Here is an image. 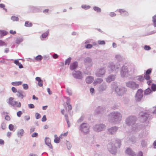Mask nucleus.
I'll use <instances>...</instances> for the list:
<instances>
[{
  "instance_id": "obj_1",
  "label": "nucleus",
  "mask_w": 156,
  "mask_h": 156,
  "mask_svg": "<svg viewBox=\"0 0 156 156\" xmlns=\"http://www.w3.org/2000/svg\"><path fill=\"white\" fill-rule=\"evenodd\" d=\"M122 118V114L118 111L112 112L108 115L109 122L114 123H119L121 121Z\"/></svg>"
},
{
  "instance_id": "obj_2",
  "label": "nucleus",
  "mask_w": 156,
  "mask_h": 156,
  "mask_svg": "<svg viewBox=\"0 0 156 156\" xmlns=\"http://www.w3.org/2000/svg\"><path fill=\"white\" fill-rule=\"evenodd\" d=\"M120 64L119 62L114 63L111 62L108 64V67L112 72H114L115 73H117L120 67Z\"/></svg>"
},
{
  "instance_id": "obj_3",
  "label": "nucleus",
  "mask_w": 156,
  "mask_h": 156,
  "mask_svg": "<svg viewBox=\"0 0 156 156\" xmlns=\"http://www.w3.org/2000/svg\"><path fill=\"white\" fill-rule=\"evenodd\" d=\"M79 130L84 134H87L90 132V126L87 123L83 122L80 126Z\"/></svg>"
},
{
  "instance_id": "obj_4",
  "label": "nucleus",
  "mask_w": 156,
  "mask_h": 156,
  "mask_svg": "<svg viewBox=\"0 0 156 156\" xmlns=\"http://www.w3.org/2000/svg\"><path fill=\"white\" fill-rule=\"evenodd\" d=\"M106 128V126L103 124H98L94 126L92 129L93 130L97 132H99L104 130Z\"/></svg>"
},
{
  "instance_id": "obj_5",
  "label": "nucleus",
  "mask_w": 156,
  "mask_h": 156,
  "mask_svg": "<svg viewBox=\"0 0 156 156\" xmlns=\"http://www.w3.org/2000/svg\"><path fill=\"white\" fill-rule=\"evenodd\" d=\"M73 77L77 79L82 80L84 77V74L79 70L74 71L72 73Z\"/></svg>"
},
{
  "instance_id": "obj_6",
  "label": "nucleus",
  "mask_w": 156,
  "mask_h": 156,
  "mask_svg": "<svg viewBox=\"0 0 156 156\" xmlns=\"http://www.w3.org/2000/svg\"><path fill=\"white\" fill-rule=\"evenodd\" d=\"M107 148L110 153L112 154H115L117 152V147L115 145L112 143H110L107 145Z\"/></svg>"
},
{
  "instance_id": "obj_7",
  "label": "nucleus",
  "mask_w": 156,
  "mask_h": 156,
  "mask_svg": "<svg viewBox=\"0 0 156 156\" xmlns=\"http://www.w3.org/2000/svg\"><path fill=\"white\" fill-rule=\"evenodd\" d=\"M106 69L104 67H101L98 69L96 71L95 75L98 77H102L105 74Z\"/></svg>"
},
{
  "instance_id": "obj_8",
  "label": "nucleus",
  "mask_w": 156,
  "mask_h": 156,
  "mask_svg": "<svg viewBox=\"0 0 156 156\" xmlns=\"http://www.w3.org/2000/svg\"><path fill=\"white\" fill-rule=\"evenodd\" d=\"M136 118L135 116H130L127 118L126 120V124L128 126L132 125L135 124Z\"/></svg>"
},
{
  "instance_id": "obj_9",
  "label": "nucleus",
  "mask_w": 156,
  "mask_h": 156,
  "mask_svg": "<svg viewBox=\"0 0 156 156\" xmlns=\"http://www.w3.org/2000/svg\"><path fill=\"white\" fill-rule=\"evenodd\" d=\"M126 86L132 89H135L139 87V84L133 81H129L126 83Z\"/></svg>"
},
{
  "instance_id": "obj_10",
  "label": "nucleus",
  "mask_w": 156,
  "mask_h": 156,
  "mask_svg": "<svg viewBox=\"0 0 156 156\" xmlns=\"http://www.w3.org/2000/svg\"><path fill=\"white\" fill-rule=\"evenodd\" d=\"M151 114V112H140V115L141 116V121L144 122L147 120L149 115Z\"/></svg>"
},
{
  "instance_id": "obj_11",
  "label": "nucleus",
  "mask_w": 156,
  "mask_h": 156,
  "mask_svg": "<svg viewBox=\"0 0 156 156\" xmlns=\"http://www.w3.org/2000/svg\"><path fill=\"white\" fill-rule=\"evenodd\" d=\"M129 73L128 67L125 66H123L121 69L120 73L122 77H124L127 76Z\"/></svg>"
},
{
  "instance_id": "obj_12",
  "label": "nucleus",
  "mask_w": 156,
  "mask_h": 156,
  "mask_svg": "<svg viewBox=\"0 0 156 156\" xmlns=\"http://www.w3.org/2000/svg\"><path fill=\"white\" fill-rule=\"evenodd\" d=\"M115 91L119 96L123 95L126 91V89L124 87H117L115 88Z\"/></svg>"
},
{
  "instance_id": "obj_13",
  "label": "nucleus",
  "mask_w": 156,
  "mask_h": 156,
  "mask_svg": "<svg viewBox=\"0 0 156 156\" xmlns=\"http://www.w3.org/2000/svg\"><path fill=\"white\" fill-rule=\"evenodd\" d=\"M143 90L142 89H139L136 93L135 96V100L137 101H140L143 97Z\"/></svg>"
},
{
  "instance_id": "obj_14",
  "label": "nucleus",
  "mask_w": 156,
  "mask_h": 156,
  "mask_svg": "<svg viewBox=\"0 0 156 156\" xmlns=\"http://www.w3.org/2000/svg\"><path fill=\"white\" fill-rule=\"evenodd\" d=\"M107 85L105 83H103L99 85L98 88V90L100 93H103L105 91L107 88Z\"/></svg>"
},
{
  "instance_id": "obj_15",
  "label": "nucleus",
  "mask_w": 156,
  "mask_h": 156,
  "mask_svg": "<svg viewBox=\"0 0 156 156\" xmlns=\"http://www.w3.org/2000/svg\"><path fill=\"white\" fill-rule=\"evenodd\" d=\"M118 129V127L116 126L112 127L107 129V133L111 135L115 134Z\"/></svg>"
},
{
  "instance_id": "obj_16",
  "label": "nucleus",
  "mask_w": 156,
  "mask_h": 156,
  "mask_svg": "<svg viewBox=\"0 0 156 156\" xmlns=\"http://www.w3.org/2000/svg\"><path fill=\"white\" fill-rule=\"evenodd\" d=\"M115 75L111 74L109 75L108 77L105 78L106 82L108 83L114 81L116 78Z\"/></svg>"
},
{
  "instance_id": "obj_17",
  "label": "nucleus",
  "mask_w": 156,
  "mask_h": 156,
  "mask_svg": "<svg viewBox=\"0 0 156 156\" xmlns=\"http://www.w3.org/2000/svg\"><path fill=\"white\" fill-rule=\"evenodd\" d=\"M91 58L89 57L85 58L84 60V63L85 65L88 66H92V61Z\"/></svg>"
},
{
  "instance_id": "obj_18",
  "label": "nucleus",
  "mask_w": 156,
  "mask_h": 156,
  "mask_svg": "<svg viewBox=\"0 0 156 156\" xmlns=\"http://www.w3.org/2000/svg\"><path fill=\"white\" fill-rule=\"evenodd\" d=\"M16 95L17 97L21 99H23L24 97L26 96L24 92L21 90H19L17 93Z\"/></svg>"
},
{
  "instance_id": "obj_19",
  "label": "nucleus",
  "mask_w": 156,
  "mask_h": 156,
  "mask_svg": "<svg viewBox=\"0 0 156 156\" xmlns=\"http://www.w3.org/2000/svg\"><path fill=\"white\" fill-rule=\"evenodd\" d=\"M30 10L31 12H38L41 11V7L39 6H30Z\"/></svg>"
},
{
  "instance_id": "obj_20",
  "label": "nucleus",
  "mask_w": 156,
  "mask_h": 156,
  "mask_svg": "<svg viewBox=\"0 0 156 156\" xmlns=\"http://www.w3.org/2000/svg\"><path fill=\"white\" fill-rule=\"evenodd\" d=\"M78 66V63L76 61L74 62L71 63L69 68L71 70L76 69Z\"/></svg>"
},
{
  "instance_id": "obj_21",
  "label": "nucleus",
  "mask_w": 156,
  "mask_h": 156,
  "mask_svg": "<svg viewBox=\"0 0 156 156\" xmlns=\"http://www.w3.org/2000/svg\"><path fill=\"white\" fill-rule=\"evenodd\" d=\"M8 103L10 105L14 106L17 103V102L14 101V98L12 97H10L7 101Z\"/></svg>"
},
{
  "instance_id": "obj_22",
  "label": "nucleus",
  "mask_w": 156,
  "mask_h": 156,
  "mask_svg": "<svg viewBox=\"0 0 156 156\" xmlns=\"http://www.w3.org/2000/svg\"><path fill=\"white\" fill-rule=\"evenodd\" d=\"M144 79L147 80V83L148 85H149L152 83V80L151 79L149 75L145 74L144 76Z\"/></svg>"
},
{
  "instance_id": "obj_23",
  "label": "nucleus",
  "mask_w": 156,
  "mask_h": 156,
  "mask_svg": "<svg viewBox=\"0 0 156 156\" xmlns=\"http://www.w3.org/2000/svg\"><path fill=\"white\" fill-rule=\"evenodd\" d=\"M45 143L50 148L52 149V146L51 144V140L48 137H46L45 139Z\"/></svg>"
},
{
  "instance_id": "obj_24",
  "label": "nucleus",
  "mask_w": 156,
  "mask_h": 156,
  "mask_svg": "<svg viewBox=\"0 0 156 156\" xmlns=\"http://www.w3.org/2000/svg\"><path fill=\"white\" fill-rule=\"evenodd\" d=\"M103 81V79L101 78H97L95 79L94 82L93 84L94 85L100 84Z\"/></svg>"
},
{
  "instance_id": "obj_25",
  "label": "nucleus",
  "mask_w": 156,
  "mask_h": 156,
  "mask_svg": "<svg viewBox=\"0 0 156 156\" xmlns=\"http://www.w3.org/2000/svg\"><path fill=\"white\" fill-rule=\"evenodd\" d=\"M94 80V77L92 76H87L86 79V81L87 83L90 84L92 83Z\"/></svg>"
},
{
  "instance_id": "obj_26",
  "label": "nucleus",
  "mask_w": 156,
  "mask_h": 156,
  "mask_svg": "<svg viewBox=\"0 0 156 156\" xmlns=\"http://www.w3.org/2000/svg\"><path fill=\"white\" fill-rule=\"evenodd\" d=\"M23 38L22 37H17L16 38L15 43L16 44H19L23 41Z\"/></svg>"
},
{
  "instance_id": "obj_27",
  "label": "nucleus",
  "mask_w": 156,
  "mask_h": 156,
  "mask_svg": "<svg viewBox=\"0 0 156 156\" xmlns=\"http://www.w3.org/2000/svg\"><path fill=\"white\" fill-rule=\"evenodd\" d=\"M24 133V130L23 129H19L17 132V135L19 137L21 138L23 135Z\"/></svg>"
},
{
  "instance_id": "obj_28",
  "label": "nucleus",
  "mask_w": 156,
  "mask_h": 156,
  "mask_svg": "<svg viewBox=\"0 0 156 156\" xmlns=\"http://www.w3.org/2000/svg\"><path fill=\"white\" fill-rule=\"evenodd\" d=\"M126 152L129 155L134 156L135 155L134 152L129 148H127L126 149Z\"/></svg>"
},
{
  "instance_id": "obj_29",
  "label": "nucleus",
  "mask_w": 156,
  "mask_h": 156,
  "mask_svg": "<svg viewBox=\"0 0 156 156\" xmlns=\"http://www.w3.org/2000/svg\"><path fill=\"white\" fill-rule=\"evenodd\" d=\"M115 58L117 61L121 62L123 60V58L120 55L118 54L115 55Z\"/></svg>"
},
{
  "instance_id": "obj_30",
  "label": "nucleus",
  "mask_w": 156,
  "mask_h": 156,
  "mask_svg": "<svg viewBox=\"0 0 156 156\" xmlns=\"http://www.w3.org/2000/svg\"><path fill=\"white\" fill-rule=\"evenodd\" d=\"M152 92V90L150 88H148L144 91V94L145 95H148L151 93Z\"/></svg>"
},
{
  "instance_id": "obj_31",
  "label": "nucleus",
  "mask_w": 156,
  "mask_h": 156,
  "mask_svg": "<svg viewBox=\"0 0 156 156\" xmlns=\"http://www.w3.org/2000/svg\"><path fill=\"white\" fill-rule=\"evenodd\" d=\"M49 33V30H48L47 31L43 33L42 35H41V37L43 38H46L48 35V34Z\"/></svg>"
},
{
  "instance_id": "obj_32",
  "label": "nucleus",
  "mask_w": 156,
  "mask_h": 156,
  "mask_svg": "<svg viewBox=\"0 0 156 156\" xmlns=\"http://www.w3.org/2000/svg\"><path fill=\"white\" fill-rule=\"evenodd\" d=\"M22 83V82L21 81H16L12 82L11 84L13 86H17L21 85Z\"/></svg>"
},
{
  "instance_id": "obj_33",
  "label": "nucleus",
  "mask_w": 156,
  "mask_h": 156,
  "mask_svg": "<svg viewBox=\"0 0 156 156\" xmlns=\"http://www.w3.org/2000/svg\"><path fill=\"white\" fill-rule=\"evenodd\" d=\"M94 10L97 12H101V9L98 6H94L93 8Z\"/></svg>"
},
{
  "instance_id": "obj_34",
  "label": "nucleus",
  "mask_w": 156,
  "mask_h": 156,
  "mask_svg": "<svg viewBox=\"0 0 156 156\" xmlns=\"http://www.w3.org/2000/svg\"><path fill=\"white\" fill-rule=\"evenodd\" d=\"M81 7L82 9H83L85 10H87L90 8V6L86 5H82Z\"/></svg>"
},
{
  "instance_id": "obj_35",
  "label": "nucleus",
  "mask_w": 156,
  "mask_h": 156,
  "mask_svg": "<svg viewBox=\"0 0 156 156\" xmlns=\"http://www.w3.org/2000/svg\"><path fill=\"white\" fill-rule=\"evenodd\" d=\"M72 58L71 57L67 59L65 61V65L67 64L69 65L70 62L71 61Z\"/></svg>"
},
{
  "instance_id": "obj_36",
  "label": "nucleus",
  "mask_w": 156,
  "mask_h": 156,
  "mask_svg": "<svg viewBox=\"0 0 156 156\" xmlns=\"http://www.w3.org/2000/svg\"><path fill=\"white\" fill-rule=\"evenodd\" d=\"M152 21L153 23L154 26L156 27V15L153 17Z\"/></svg>"
},
{
  "instance_id": "obj_37",
  "label": "nucleus",
  "mask_w": 156,
  "mask_h": 156,
  "mask_svg": "<svg viewBox=\"0 0 156 156\" xmlns=\"http://www.w3.org/2000/svg\"><path fill=\"white\" fill-rule=\"evenodd\" d=\"M32 24L31 23H30L29 21H26L25 22V26L27 27H30L32 26Z\"/></svg>"
},
{
  "instance_id": "obj_38",
  "label": "nucleus",
  "mask_w": 156,
  "mask_h": 156,
  "mask_svg": "<svg viewBox=\"0 0 156 156\" xmlns=\"http://www.w3.org/2000/svg\"><path fill=\"white\" fill-rule=\"evenodd\" d=\"M7 32L5 30H0V34L1 36H4L6 35L7 34Z\"/></svg>"
},
{
  "instance_id": "obj_39",
  "label": "nucleus",
  "mask_w": 156,
  "mask_h": 156,
  "mask_svg": "<svg viewBox=\"0 0 156 156\" xmlns=\"http://www.w3.org/2000/svg\"><path fill=\"white\" fill-rule=\"evenodd\" d=\"M11 19L13 21H18L19 18L17 16H12L11 17Z\"/></svg>"
},
{
  "instance_id": "obj_40",
  "label": "nucleus",
  "mask_w": 156,
  "mask_h": 156,
  "mask_svg": "<svg viewBox=\"0 0 156 156\" xmlns=\"http://www.w3.org/2000/svg\"><path fill=\"white\" fill-rule=\"evenodd\" d=\"M42 57L41 55H39L37 56L35 58V59L37 61H40L42 59Z\"/></svg>"
},
{
  "instance_id": "obj_41",
  "label": "nucleus",
  "mask_w": 156,
  "mask_h": 156,
  "mask_svg": "<svg viewBox=\"0 0 156 156\" xmlns=\"http://www.w3.org/2000/svg\"><path fill=\"white\" fill-rule=\"evenodd\" d=\"M138 77L137 80L140 81H143L144 80V76H139Z\"/></svg>"
},
{
  "instance_id": "obj_42",
  "label": "nucleus",
  "mask_w": 156,
  "mask_h": 156,
  "mask_svg": "<svg viewBox=\"0 0 156 156\" xmlns=\"http://www.w3.org/2000/svg\"><path fill=\"white\" fill-rule=\"evenodd\" d=\"M141 145L143 147H144L147 146V142L145 140H142L141 141Z\"/></svg>"
},
{
  "instance_id": "obj_43",
  "label": "nucleus",
  "mask_w": 156,
  "mask_h": 156,
  "mask_svg": "<svg viewBox=\"0 0 156 156\" xmlns=\"http://www.w3.org/2000/svg\"><path fill=\"white\" fill-rule=\"evenodd\" d=\"M151 89L152 91H155L156 90V84H152L151 86Z\"/></svg>"
},
{
  "instance_id": "obj_44",
  "label": "nucleus",
  "mask_w": 156,
  "mask_h": 156,
  "mask_svg": "<svg viewBox=\"0 0 156 156\" xmlns=\"http://www.w3.org/2000/svg\"><path fill=\"white\" fill-rule=\"evenodd\" d=\"M117 11H118L119 12H120L121 15L124 13L126 10L124 9H118Z\"/></svg>"
},
{
  "instance_id": "obj_45",
  "label": "nucleus",
  "mask_w": 156,
  "mask_h": 156,
  "mask_svg": "<svg viewBox=\"0 0 156 156\" xmlns=\"http://www.w3.org/2000/svg\"><path fill=\"white\" fill-rule=\"evenodd\" d=\"M60 138H62L60 136H59V137L55 139L54 140V142L56 143H58L60 141Z\"/></svg>"
},
{
  "instance_id": "obj_46",
  "label": "nucleus",
  "mask_w": 156,
  "mask_h": 156,
  "mask_svg": "<svg viewBox=\"0 0 156 156\" xmlns=\"http://www.w3.org/2000/svg\"><path fill=\"white\" fill-rule=\"evenodd\" d=\"M92 46L93 45L92 44H88L85 46V47L86 48L90 49L92 48Z\"/></svg>"
},
{
  "instance_id": "obj_47",
  "label": "nucleus",
  "mask_w": 156,
  "mask_h": 156,
  "mask_svg": "<svg viewBox=\"0 0 156 156\" xmlns=\"http://www.w3.org/2000/svg\"><path fill=\"white\" fill-rule=\"evenodd\" d=\"M98 43L99 44L104 45L105 44V42L104 41L98 40Z\"/></svg>"
},
{
  "instance_id": "obj_48",
  "label": "nucleus",
  "mask_w": 156,
  "mask_h": 156,
  "mask_svg": "<svg viewBox=\"0 0 156 156\" xmlns=\"http://www.w3.org/2000/svg\"><path fill=\"white\" fill-rule=\"evenodd\" d=\"M116 143L118 144V146L119 147H120L121 145V142L120 140H116Z\"/></svg>"
},
{
  "instance_id": "obj_49",
  "label": "nucleus",
  "mask_w": 156,
  "mask_h": 156,
  "mask_svg": "<svg viewBox=\"0 0 156 156\" xmlns=\"http://www.w3.org/2000/svg\"><path fill=\"white\" fill-rule=\"evenodd\" d=\"M35 116L36 119H40L41 117L40 114L38 113H35Z\"/></svg>"
},
{
  "instance_id": "obj_50",
  "label": "nucleus",
  "mask_w": 156,
  "mask_h": 156,
  "mask_svg": "<svg viewBox=\"0 0 156 156\" xmlns=\"http://www.w3.org/2000/svg\"><path fill=\"white\" fill-rule=\"evenodd\" d=\"M9 128L10 130L14 131V130H13L14 126L12 124H10L9 125Z\"/></svg>"
},
{
  "instance_id": "obj_51",
  "label": "nucleus",
  "mask_w": 156,
  "mask_h": 156,
  "mask_svg": "<svg viewBox=\"0 0 156 156\" xmlns=\"http://www.w3.org/2000/svg\"><path fill=\"white\" fill-rule=\"evenodd\" d=\"M151 69H148L147 70L146 73H145V74L149 75L151 73Z\"/></svg>"
},
{
  "instance_id": "obj_52",
  "label": "nucleus",
  "mask_w": 156,
  "mask_h": 156,
  "mask_svg": "<svg viewBox=\"0 0 156 156\" xmlns=\"http://www.w3.org/2000/svg\"><path fill=\"white\" fill-rule=\"evenodd\" d=\"M6 46V44L4 41L2 40H0V46Z\"/></svg>"
},
{
  "instance_id": "obj_53",
  "label": "nucleus",
  "mask_w": 156,
  "mask_h": 156,
  "mask_svg": "<svg viewBox=\"0 0 156 156\" xmlns=\"http://www.w3.org/2000/svg\"><path fill=\"white\" fill-rule=\"evenodd\" d=\"M23 88L25 90H27L28 88V85L27 84H23Z\"/></svg>"
},
{
  "instance_id": "obj_54",
  "label": "nucleus",
  "mask_w": 156,
  "mask_h": 156,
  "mask_svg": "<svg viewBox=\"0 0 156 156\" xmlns=\"http://www.w3.org/2000/svg\"><path fill=\"white\" fill-rule=\"evenodd\" d=\"M22 114L23 112L21 111H19L17 113V115L18 117H20Z\"/></svg>"
},
{
  "instance_id": "obj_55",
  "label": "nucleus",
  "mask_w": 156,
  "mask_h": 156,
  "mask_svg": "<svg viewBox=\"0 0 156 156\" xmlns=\"http://www.w3.org/2000/svg\"><path fill=\"white\" fill-rule=\"evenodd\" d=\"M28 108H34V105L32 104H30L28 105Z\"/></svg>"
},
{
  "instance_id": "obj_56",
  "label": "nucleus",
  "mask_w": 156,
  "mask_h": 156,
  "mask_svg": "<svg viewBox=\"0 0 156 156\" xmlns=\"http://www.w3.org/2000/svg\"><path fill=\"white\" fill-rule=\"evenodd\" d=\"M109 15L111 17H114L116 16V14L114 12H111L109 13Z\"/></svg>"
},
{
  "instance_id": "obj_57",
  "label": "nucleus",
  "mask_w": 156,
  "mask_h": 156,
  "mask_svg": "<svg viewBox=\"0 0 156 156\" xmlns=\"http://www.w3.org/2000/svg\"><path fill=\"white\" fill-rule=\"evenodd\" d=\"M38 134L37 133H34L32 134L31 136L32 137H37L38 136Z\"/></svg>"
},
{
  "instance_id": "obj_58",
  "label": "nucleus",
  "mask_w": 156,
  "mask_h": 156,
  "mask_svg": "<svg viewBox=\"0 0 156 156\" xmlns=\"http://www.w3.org/2000/svg\"><path fill=\"white\" fill-rule=\"evenodd\" d=\"M144 49L146 50H149L151 49V48L148 46L145 45Z\"/></svg>"
},
{
  "instance_id": "obj_59",
  "label": "nucleus",
  "mask_w": 156,
  "mask_h": 156,
  "mask_svg": "<svg viewBox=\"0 0 156 156\" xmlns=\"http://www.w3.org/2000/svg\"><path fill=\"white\" fill-rule=\"evenodd\" d=\"M24 119L26 121H28L30 119V117L28 115H25L24 117Z\"/></svg>"
},
{
  "instance_id": "obj_60",
  "label": "nucleus",
  "mask_w": 156,
  "mask_h": 156,
  "mask_svg": "<svg viewBox=\"0 0 156 156\" xmlns=\"http://www.w3.org/2000/svg\"><path fill=\"white\" fill-rule=\"evenodd\" d=\"M11 89H12V91L13 93H16V92L17 93V92L18 91H17L15 87H12Z\"/></svg>"
},
{
  "instance_id": "obj_61",
  "label": "nucleus",
  "mask_w": 156,
  "mask_h": 156,
  "mask_svg": "<svg viewBox=\"0 0 156 156\" xmlns=\"http://www.w3.org/2000/svg\"><path fill=\"white\" fill-rule=\"evenodd\" d=\"M67 146L68 149H69L71 148L72 145L69 142H68L67 143Z\"/></svg>"
},
{
  "instance_id": "obj_62",
  "label": "nucleus",
  "mask_w": 156,
  "mask_h": 156,
  "mask_svg": "<svg viewBox=\"0 0 156 156\" xmlns=\"http://www.w3.org/2000/svg\"><path fill=\"white\" fill-rule=\"evenodd\" d=\"M46 120L47 118H46V116L45 115H44L41 119V121L42 122H44L46 121Z\"/></svg>"
},
{
  "instance_id": "obj_63",
  "label": "nucleus",
  "mask_w": 156,
  "mask_h": 156,
  "mask_svg": "<svg viewBox=\"0 0 156 156\" xmlns=\"http://www.w3.org/2000/svg\"><path fill=\"white\" fill-rule=\"evenodd\" d=\"M129 15V13L128 12L126 11L122 15L123 16H128Z\"/></svg>"
},
{
  "instance_id": "obj_64",
  "label": "nucleus",
  "mask_w": 156,
  "mask_h": 156,
  "mask_svg": "<svg viewBox=\"0 0 156 156\" xmlns=\"http://www.w3.org/2000/svg\"><path fill=\"white\" fill-rule=\"evenodd\" d=\"M90 93L92 94H94V89L93 88H91L90 90Z\"/></svg>"
}]
</instances>
